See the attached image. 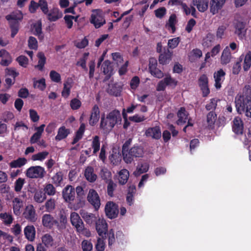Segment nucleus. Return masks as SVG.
I'll list each match as a JSON object with an SVG mask.
<instances>
[{"label": "nucleus", "mask_w": 251, "mask_h": 251, "mask_svg": "<svg viewBox=\"0 0 251 251\" xmlns=\"http://www.w3.org/2000/svg\"><path fill=\"white\" fill-rule=\"evenodd\" d=\"M122 120L121 112L115 109L108 112L105 116L101 115L100 128L105 132H109L118 124H120Z\"/></svg>", "instance_id": "f257e3e1"}, {"label": "nucleus", "mask_w": 251, "mask_h": 251, "mask_svg": "<svg viewBox=\"0 0 251 251\" xmlns=\"http://www.w3.org/2000/svg\"><path fill=\"white\" fill-rule=\"evenodd\" d=\"M235 106L239 114L245 113L247 117L251 118V94L236 97Z\"/></svg>", "instance_id": "f03ea898"}, {"label": "nucleus", "mask_w": 251, "mask_h": 251, "mask_svg": "<svg viewBox=\"0 0 251 251\" xmlns=\"http://www.w3.org/2000/svg\"><path fill=\"white\" fill-rule=\"evenodd\" d=\"M144 154V149L140 146H134L123 157L124 161L127 163H131L134 158L141 157Z\"/></svg>", "instance_id": "7ed1b4c3"}, {"label": "nucleus", "mask_w": 251, "mask_h": 251, "mask_svg": "<svg viewBox=\"0 0 251 251\" xmlns=\"http://www.w3.org/2000/svg\"><path fill=\"white\" fill-rule=\"evenodd\" d=\"M90 22L96 28H99L105 24V20L102 11L100 9H94L90 19Z\"/></svg>", "instance_id": "20e7f679"}, {"label": "nucleus", "mask_w": 251, "mask_h": 251, "mask_svg": "<svg viewBox=\"0 0 251 251\" xmlns=\"http://www.w3.org/2000/svg\"><path fill=\"white\" fill-rule=\"evenodd\" d=\"M46 172L44 168L40 166H31L26 171V176L30 178H43Z\"/></svg>", "instance_id": "39448f33"}, {"label": "nucleus", "mask_w": 251, "mask_h": 251, "mask_svg": "<svg viewBox=\"0 0 251 251\" xmlns=\"http://www.w3.org/2000/svg\"><path fill=\"white\" fill-rule=\"evenodd\" d=\"M106 216L110 219H113L118 216L119 213L118 206L113 201H108L105 206Z\"/></svg>", "instance_id": "423d86ee"}, {"label": "nucleus", "mask_w": 251, "mask_h": 251, "mask_svg": "<svg viewBox=\"0 0 251 251\" xmlns=\"http://www.w3.org/2000/svg\"><path fill=\"white\" fill-rule=\"evenodd\" d=\"M23 216L27 221L31 223H35L37 220L36 210L32 204H29L25 207Z\"/></svg>", "instance_id": "0eeeda50"}, {"label": "nucleus", "mask_w": 251, "mask_h": 251, "mask_svg": "<svg viewBox=\"0 0 251 251\" xmlns=\"http://www.w3.org/2000/svg\"><path fill=\"white\" fill-rule=\"evenodd\" d=\"M42 223L44 227L49 229L52 228L54 226L57 227L59 226V221L50 214H45L43 215Z\"/></svg>", "instance_id": "6e6552de"}, {"label": "nucleus", "mask_w": 251, "mask_h": 251, "mask_svg": "<svg viewBox=\"0 0 251 251\" xmlns=\"http://www.w3.org/2000/svg\"><path fill=\"white\" fill-rule=\"evenodd\" d=\"M87 200L91 203L96 210H98L100 205V200L99 194L94 189H90L88 196Z\"/></svg>", "instance_id": "1a4fd4ad"}, {"label": "nucleus", "mask_w": 251, "mask_h": 251, "mask_svg": "<svg viewBox=\"0 0 251 251\" xmlns=\"http://www.w3.org/2000/svg\"><path fill=\"white\" fill-rule=\"evenodd\" d=\"M198 84L202 91V96L207 97L210 93V90L208 87V78L206 75L203 74L200 76Z\"/></svg>", "instance_id": "9d476101"}, {"label": "nucleus", "mask_w": 251, "mask_h": 251, "mask_svg": "<svg viewBox=\"0 0 251 251\" xmlns=\"http://www.w3.org/2000/svg\"><path fill=\"white\" fill-rule=\"evenodd\" d=\"M62 193V197L66 202L70 203L75 200V192L72 186L67 185L63 189Z\"/></svg>", "instance_id": "9b49d317"}, {"label": "nucleus", "mask_w": 251, "mask_h": 251, "mask_svg": "<svg viewBox=\"0 0 251 251\" xmlns=\"http://www.w3.org/2000/svg\"><path fill=\"white\" fill-rule=\"evenodd\" d=\"M95 225L96 229L99 236L102 238L105 237L108 232V226L106 221L99 218Z\"/></svg>", "instance_id": "f8f14e48"}, {"label": "nucleus", "mask_w": 251, "mask_h": 251, "mask_svg": "<svg viewBox=\"0 0 251 251\" xmlns=\"http://www.w3.org/2000/svg\"><path fill=\"white\" fill-rule=\"evenodd\" d=\"M145 135L147 137H151L155 140H159L161 137V131L159 126L149 127L146 129Z\"/></svg>", "instance_id": "ddd939ff"}, {"label": "nucleus", "mask_w": 251, "mask_h": 251, "mask_svg": "<svg viewBox=\"0 0 251 251\" xmlns=\"http://www.w3.org/2000/svg\"><path fill=\"white\" fill-rule=\"evenodd\" d=\"M45 15H47L48 20L51 22L57 21L63 16L62 12L57 7L52 8Z\"/></svg>", "instance_id": "4468645a"}, {"label": "nucleus", "mask_w": 251, "mask_h": 251, "mask_svg": "<svg viewBox=\"0 0 251 251\" xmlns=\"http://www.w3.org/2000/svg\"><path fill=\"white\" fill-rule=\"evenodd\" d=\"M100 116V110L99 106L95 104L91 111L89 123L92 126H95L99 121Z\"/></svg>", "instance_id": "2eb2a0df"}, {"label": "nucleus", "mask_w": 251, "mask_h": 251, "mask_svg": "<svg viewBox=\"0 0 251 251\" xmlns=\"http://www.w3.org/2000/svg\"><path fill=\"white\" fill-rule=\"evenodd\" d=\"M232 130L237 135H242L243 133L244 124L242 119L236 117L232 121Z\"/></svg>", "instance_id": "dca6fc26"}, {"label": "nucleus", "mask_w": 251, "mask_h": 251, "mask_svg": "<svg viewBox=\"0 0 251 251\" xmlns=\"http://www.w3.org/2000/svg\"><path fill=\"white\" fill-rule=\"evenodd\" d=\"M103 73L105 75L103 81L105 82L109 79L113 75V68L110 61L108 60H105L102 65Z\"/></svg>", "instance_id": "f3484780"}, {"label": "nucleus", "mask_w": 251, "mask_h": 251, "mask_svg": "<svg viewBox=\"0 0 251 251\" xmlns=\"http://www.w3.org/2000/svg\"><path fill=\"white\" fill-rule=\"evenodd\" d=\"M234 27L235 34H237L239 38H243L245 36L247 29L245 22L237 21L234 24Z\"/></svg>", "instance_id": "a211bd4d"}, {"label": "nucleus", "mask_w": 251, "mask_h": 251, "mask_svg": "<svg viewBox=\"0 0 251 251\" xmlns=\"http://www.w3.org/2000/svg\"><path fill=\"white\" fill-rule=\"evenodd\" d=\"M226 0H211L210 2V11L213 15L218 13L226 3Z\"/></svg>", "instance_id": "6ab92c4d"}, {"label": "nucleus", "mask_w": 251, "mask_h": 251, "mask_svg": "<svg viewBox=\"0 0 251 251\" xmlns=\"http://www.w3.org/2000/svg\"><path fill=\"white\" fill-rule=\"evenodd\" d=\"M122 87L118 83L111 82L107 89V92L110 95L118 97L122 92Z\"/></svg>", "instance_id": "aec40b11"}, {"label": "nucleus", "mask_w": 251, "mask_h": 251, "mask_svg": "<svg viewBox=\"0 0 251 251\" xmlns=\"http://www.w3.org/2000/svg\"><path fill=\"white\" fill-rule=\"evenodd\" d=\"M70 220L72 225L76 228V230H81V228L84 224L77 213L74 212L71 214Z\"/></svg>", "instance_id": "412c9836"}, {"label": "nucleus", "mask_w": 251, "mask_h": 251, "mask_svg": "<svg viewBox=\"0 0 251 251\" xmlns=\"http://www.w3.org/2000/svg\"><path fill=\"white\" fill-rule=\"evenodd\" d=\"M226 73L222 69L216 72L214 74V78L215 79V87L217 89H220L221 88L222 83L225 80Z\"/></svg>", "instance_id": "4be33fe9"}, {"label": "nucleus", "mask_w": 251, "mask_h": 251, "mask_svg": "<svg viewBox=\"0 0 251 251\" xmlns=\"http://www.w3.org/2000/svg\"><path fill=\"white\" fill-rule=\"evenodd\" d=\"M80 214L85 222L89 225H95L98 220L95 214L89 213L84 210L81 211Z\"/></svg>", "instance_id": "5701e85b"}, {"label": "nucleus", "mask_w": 251, "mask_h": 251, "mask_svg": "<svg viewBox=\"0 0 251 251\" xmlns=\"http://www.w3.org/2000/svg\"><path fill=\"white\" fill-rule=\"evenodd\" d=\"M173 52L169 49H164V51L160 54L158 58L159 64L163 65L168 64L172 59Z\"/></svg>", "instance_id": "b1692460"}, {"label": "nucleus", "mask_w": 251, "mask_h": 251, "mask_svg": "<svg viewBox=\"0 0 251 251\" xmlns=\"http://www.w3.org/2000/svg\"><path fill=\"white\" fill-rule=\"evenodd\" d=\"M177 115L178 119L176 121V124L178 125H181L186 123L189 114L186 111L185 107H181L178 111Z\"/></svg>", "instance_id": "393cba45"}, {"label": "nucleus", "mask_w": 251, "mask_h": 251, "mask_svg": "<svg viewBox=\"0 0 251 251\" xmlns=\"http://www.w3.org/2000/svg\"><path fill=\"white\" fill-rule=\"evenodd\" d=\"M25 238L30 241H33L35 237L36 230L33 225H27L24 230Z\"/></svg>", "instance_id": "a878e982"}, {"label": "nucleus", "mask_w": 251, "mask_h": 251, "mask_svg": "<svg viewBox=\"0 0 251 251\" xmlns=\"http://www.w3.org/2000/svg\"><path fill=\"white\" fill-rule=\"evenodd\" d=\"M71 130L69 128H67L65 126H63L58 128L57 134L55 137L56 141H61L67 137L70 134Z\"/></svg>", "instance_id": "bb28decb"}, {"label": "nucleus", "mask_w": 251, "mask_h": 251, "mask_svg": "<svg viewBox=\"0 0 251 251\" xmlns=\"http://www.w3.org/2000/svg\"><path fill=\"white\" fill-rule=\"evenodd\" d=\"M13 209L14 214L20 216L21 214V208L23 206V201L19 198H15L12 201Z\"/></svg>", "instance_id": "cd10ccee"}, {"label": "nucleus", "mask_w": 251, "mask_h": 251, "mask_svg": "<svg viewBox=\"0 0 251 251\" xmlns=\"http://www.w3.org/2000/svg\"><path fill=\"white\" fill-rule=\"evenodd\" d=\"M84 176L90 182H95L97 178V176L94 173V168L91 166H88L85 169Z\"/></svg>", "instance_id": "c85d7f7f"}, {"label": "nucleus", "mask_w": 251, "mask_h": 251, "mask_svg": "<svg viewBox=\"0 0 251 251\" xmlns=\"http://www.w3.org/2000/svg\"><path fill=\"white\" fill-rule=\"evenodd\" d=\"M136 192V187L134 185L128 186L126 197V201L129 205H131L134 202V196Z\"/></svg>", "instance_id": "c756f323"}, {"label": "nucleus", "mask_w": 251, "mask_h": 251, "mask_svg": "<svg viewBox=\"0 0 251 251\" xmlns=\"http://www.w3.org/2000/svg\"><path fill=\"white\" fill-rule=\"evenodd\" d=\"M41 240L42 244L47 248H51L55 245L52 236L49 233L44 235L42 237Z\"/></svg>", "instance_id": "7c9ffc66"}, {"label": "nucleus", "mask_w": 251, "mask_h": 251, "mask_svg": "<svg viewBox=\"0 0 251 251\" xmlns=\"http://www.w3.org/2000/svg\"><path fill=\"white\" fill-rule=\"evenodd\" d=\"M118 180L121 185H125L126 183L129 176L128 171L126 169H122L119 171Z\"/></svg>", "instance_id": "2f4dec72"}, {"label": "nucleus", "mask_w": 251, "mask_h": 251, "mask_svg": "<svg viewBox=\"0 0 251 251\" xmlns=\"http://www.w3.org/2000/svg\"><path fill=\"white\" fill-rule=\"evenodd\" d=\"M231 58V52L228 47H226L223 51L221 57V63L223 65H226L230 61Z\"/></svg>", "instance_id": "473e14b6"}, {"label": "nucleus", "mask_w": 251, "mask_h": 251, "mask_svg": "<svg viewBox=\"0 0 251 251\" xmlns=\"http://www.w3.org/2000/svg\"><path fill=\"white\" fill-rule=\"evenodd\" d=\"M194 4L196 5L200 12L205 11L208 6V0H193Z\"/></svg>", "instance_id": "72a5a7b5"}, {"label": "nucleus", "mask_w": 251, "mask_h": 251, "mask_svg": "<svg viewBox=\"0 0 251 251\" xmlns=\"http://www.w3.org/2000/svg\"><path fill=\"white\" fill-rule=\"evenodd\" d=\"M85 129V124L82 123L80 125L78 129L76 131L75 136L72 142V145H75L83 137Z\"/></svg>", "instance_id": "f704fd0d"}, {"label": "nucleus", "mask_w": 251, "mask_h": 251, "mask_svg": "<svg viewBox=\"0 0 251 251\" xmlns=\"http://www.w3.org/2000/svg\"><path fill=\"white\" fill-rule=\"evenodd\" d=\"M37 56L38 58V61L37 65L35 66V68L38 69L39 71H43L45 64L46 62V57L45 54L42 52H39L38 53Z\"/></svg>", "instance_id": "c9c22d12"}, {"label": "nucleus", "mask_w": 251, "mask_h": 251, "mask_svg": "<svg viewBox=\"0 0 251 251\" xmlns=\"http://www.w3.org/2000/svg\"><path fill=\"white\" fill-rule=\"evenodd\" d=\"M215 41V35L211 33H208L206 34L205 37L202 40V46L204 48H208L211 47L214 43Z\"/></svg>", "instance_id": "e433bc0d"}, {"label": "nucleus", "mask_w": 251, "mask_h": 251, "mask_svg": "<svg viewBox=\"0 0 251 251\" xmlns=\"http://www.w3.org/2000/svg\"><path fill=\"white\" fill-rule=\"evenodd\" d=\"M27 163V159L25 157H19L16 160L12 161L9 163L11 168H21Z\"/></svg>", "instance_id": "4c0bfd02"}, {"label": "nucleus", "mask_w": 251, "mask_h": 251, "mask_svg": "<svg viewBox=\"0 0 251 251\" xmlns=\"http://www.w3.org/2000/svg\"><path fill=\"white\" fill-rule=\"evenodd\" d=\"M23 18L22 13L20 12L19 14L12 13L5 16V19L9 22V24L14 22L19 23Z\"/></svg>", "instance_id": "58836bf2"}, {"label": "nucleus", "mask_w": 251, "mask_h": 251, "mask_svg": "<svg viewBox=\"0 0 251 251\" xmlns=\"http://www.w3.org/2000/svg\"><path fill=\"white\" fill-rule=\"evenodd\" d=\"M0 219L5 225L9 226L12 223L14 218L11 214L4 212L0 214Z\"/></svg>", "instance_id": "ea45409f"}, {"label": "nucleus", "mask_w": 251, "mask_h": 251, "mask_svg": "<svg viewBox=\"0 0 251 251\" xmlns=\"http://www.w3.org/2000/svg\"><path fill=\"white\" fill-rule=\"evenodd\" d=\"M33 29L34 34L37 36L39 40H42L44 38V35L42 30V23L40 21L34 24Z\"/></svg>", "instance_id": "a19ab883"}, {"label": "nucleus", "mask_w": 251, "mask_h": 251, "mask_svg": "<svg viewBox=\"0 0 251 251\" xmlns=\"http://www.w3.org/2000/svg\"><path fill=\"white\" fill-rule=\"evenodd\" d=\"M52 182L56 186H61L63 180V174L61 171L57 172L51 178Z\"/></svg>", "instance_id": "79ce46f5"}, {"label": "nucleus", "mask_w": 251, "mask_h": 251, "mask_svg": "<svg viewBox=\"0 0 251 251\" xmlns=\"http://www.w3.org/2000/svg\"><path fill=\"white\" fill-rule=\"evenodd\" d=\"M149 169V165L147 163L139 164L136 170L134 172V175L136 176H139L141 174L148 172Z\"/></svg>", "instance_id": "37998d69"}, {"label": "nucleus", "mask_w": 251, "mask_h": 251, "mask_svg": "<svg viewBox=\"0 0 251 251\" xmlns=\"http://www.w3.org/2000/svg\"><path fill=\"white\" fill-rule=\"evenodd\" d=\"M64 87L62 91V96L64 98H67L70 94L71 89L72 87V81L69 79L64 83Z\"/></svg>", "instance_id": "c03bdc74"}, {"label": "nucleus", "mask_w": 251, "mask_h": 251, "mask_svg": "<svg viewBox=\"0 0 251 251\" xmlns=\"http://www.w3.org/2000/svg\"><path fill=\"white\" fill-rule=\"evenodd\" d=\"M176 16L174 14H172L169 19L168 23L166 25V26H168L172 29V33H174L176 30Z\"/></svg>", "instance_id": "a18cd8bd"}, {"label": "nucleus", "mask_w": 251, "mask_h": 251, "mask_svg": "<svg viewBox=\"0 0 251 251\" xmlns=\"http://www.w3.org/2000/svg\"><path fill=\"white\" fill-rule=\"evenodd\" d=\"M251 66V51H249L246 54L243 64V69L245 71L249 70Z\"/></svg>", "instance_id": "49530a36"}, {"label": "nucleus", "mask_w": 251, "mask_h": 251, "mask_svg": "<svg viewBox=\"0 0 251 251\" xmlns=\"http://www.w3.org/2000/svg\"><path fill=\"white\" fill-rule=\"evenodd\" d=\"M89 52H84L83 54V56L80 58L79 60L76 62V65L82 67L85 71H87V68L86 67V61L89 56Z\"/></svg>", "instance_id": "de8ad7c7"}, {"label": "nucleus", "mask_w": 251, "mask_h": 251, "mask_svg": "<svg viewBox=\"0 0 251 251\" xmlns=\"http://www.w3.org/2000/svg\"><path fill=\"white\" fill-rule=\"evenodd\" d=\"M33 86L34 88H37L41 91H44L46 87L45 79L42 78L38 80L34 81Z\"/></svg>", "instance_id": "09e8293b"}, {"label": "nucleus", "mask_w": 251, "mask_h": 251, "mask_svg": "<svg viewBox=\"0 0 251 251\" xmlns=\"http://www.w3.org/2000/svg\"><path fill=\"white\" fill-rule=\"evenodd\" d=\"M33 198L36 202L42 203L46 199V195L45 193L40 191L35 193Z\"/></svg>", "instance_id": "8fccbe9b"}, {"label": "nucleus", "mask_w": 251, "mask_h": 251, "mask_svg": "<svg viewBox=\"0 0 251 251\" xmlns=\"http://www.w3.org/2000/svg\"><path fill=\"white\" fill-rule=\"evenodd\" d=\"M92 147L93 149V153L94 154H96L100 150V138L98 136L96 135L94 137L92 144Z\"/></svg>", "instance_id": "3c124183"}, {"label": "nucleus", "mask_w": 251, "mask_h": 251, "mask_svg": "<svg viewBox=\"0 0 251 251\" xmlns=\"http://www.w3.org/2000/svg\"><path fill=\"white\" fill-rule=\"evenodd\" d=\"M44 193L49 196H53L56 193L55 188L54 187L53 184L50 183L46 184L44 189Z\"/></svg>", "instance_id": "603ef678"}, {"label": "nucleus", "mask_w": 251, "mask_h": 251, "mask_svg": "<svg viewBox=\"0 0 251 251\" xmlns=\"http://www.w3.org/2000/svg\"><path fill=\"white\" fill-rule=\"evenodd\" d=\"M9 26L11 31V37L14 38L19 30L20 23L17 22L11 23L9 24Z\"/></svg>", "instance_id": "864d4df0"}, {"label": "nucleus", "mask_w": 251, "mask_h": 251, "mask_svg": "<svg viewBox=\"0 0 251 251\" xmlns=\"http://www.w3.org/2000/svg\"><path fill=\"white\" fill-rule=\"evenodd\" d=\"M49 155V152L44 151L38 152L37 154H33L32 156V159L34 161L39 160L42 161L44 160Z\"/></svg>", "instance_id": "5fc2aeb1"}, {"label": "nucleus", "mask_w": 251, "mask_h": 251, "mask_svg": "<svg viewBox=\"0 0 251 251\" xmlns=\"http://www.w3.org/2000/svg\"><path fill=\"white\" fill-rule=\"evenodd\" d=\"M55 206V201L53 199H50L48 200L45 203L46 211L48 212H50L53 211Z\"/></svg>", "instance_id": "6e6d98bb"}, {"label": "nucleus", "mask_w": 251, "mask_h": 251, "mask_svg": "<svg viewBox=\"0 0 251 251\" xmlns=\"http://www.w3.org/2000/svg\"><path fill=\"white\" fill-rule=\"evenodd\" d=\"M217 119V115L214 111H210L207 115V123L208 126H212L215 124Z\"/></svg>", "instance_id": "4d7b16f0"}, {"label": "nucleus", "mask_w": 251, "mask_h": 251, "mask_svg": "<svg viewBox=\"0 0 251 251\" xmlns=\"http://www.w3.org/2000/svg\"><path fill=\"white\" fill-rule=\"evenodd\" d=\"M25 183V180L24 178L19 177L17 179L15 182L14 190L16 192H19L21 191L24 183Z\"/></svg>", "instance_id": "13d9d810"}, {"label": "nucleus", "mask_w": 251, "mask_h": 251, "mask_svg": "<svg viewBox=\"0 0 251 251\" xmlns=\"http://www.w3.org/2000/svg\"><path fill=\"white\" fill-rule=\"evenodd\" d=\"M180 41V37H176L169 39L168 42V47L170 49H174L178 46Z\"/></svg>", "instance_id": "bf43d9fd"}, {"label": "nucleus", "mask_w": 251, "mask_h": 251, "mask_svg": "<svg viewBox=\"0 0 251 251\" xmlns=\"http://www.w3.org/2000/svg\"><path fill=\"white\" fill-rule=\"evenodd\" d=\"M109 159L111 163L114 165H117L119 163L121 160L120 155L118 153L115 152L109 156Z\"/></svg>", "instance_id": "052dcab7"}, {"label": "nucleus", "mask_w": 251, "mask_h": 251, "mask_svg": "<svg viewBox=\"0 0 251 251\" xmlns=\"http://www.w3.org/2000/svg\"><path fill=\"white\" fill-rule=\"evenodd\" d=\"M16 61L21 66L24 68H26L28 63V59L25 55H20L18 56L16 58Z\"/></svg>", "instance_id": "680f3d73"}, {"label": "nucleus", "mask_w": 251, "mask_h": 251, "mask_svg": "<svg viewBox=\"0 0 251 251\" xmlns=\"http://www.w3.org/2000/svg\"><path fill=\"white\" fill-rule=\"evenodd\" d=\"M38 6L44 14L48 13V12H49V7L46 0H39L38 1Z\"/></svg>", "instance_id": "e2e57ef3"}, {"label": "nucleus", "mask_w": 251, "mask_h": 251, "mask_svg": "<svg viewBox=\"0 0 251 251\" xmlns=\"http://www.w3.org/2000/svg\"><path fill=\"white\" fill-rule=\"evenodd\" d=\"M50 76L51 80L54 82L59 83L61 81L60 75L55 71H51L50 73Z\"/></svg>", "instance_id": "0e129e2a"}, {"label": "nucleus", "mask_w": 251, "mask_h": 251, "mask_svg": "<svg viewBox=\"0 0 251 251\" xmlns=\"http://www.w3.org/2000/svg\"><path fill=\"white\" fill-rule=\"evenodd\" d=\"M59 226L57 227L58 228H65V225L67 223V217L64 212H60L59 214Z\"/></svg>", "instance_id": "69168bd1"}, {"label": "nucleus", "mask_w": 251, "mask_h": 251, "mask_svg": "<svg viewBox=\"0 0 251 251\" xmlns=\"http://www.w3.org/2000/svg\"><path fill=\"white\" fill-rule=\"evenodd\" d=\"M28 46L30 49L37 50L38 48L37 39L33 36H30L28 40Z\"/></svg>", "instance_id": "338daca9"}, {"label": "nucleus", "mask_w": 251, "mask_h": 251, "mask_svg": "<svg viewBox=\"0 0 251 251\" xmlns=\"http://www.w3.org/2000/svg\"><path fill=\"white\" fill-rule=\"evenodd\" d=\"M81 246L83 251H91L93 248L91 242L86 240H84L82 242Z\"/></svg>", "instance_id": "774afa93"}]
</instances>
